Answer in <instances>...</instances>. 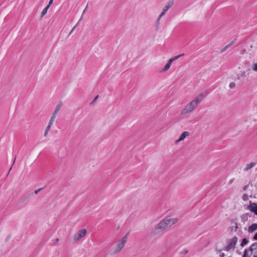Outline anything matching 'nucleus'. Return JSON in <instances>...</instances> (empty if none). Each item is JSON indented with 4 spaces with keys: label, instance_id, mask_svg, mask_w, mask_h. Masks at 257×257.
Segmentation results:
<instances>
[{
    "label": "nucleus",
    "instance_id": "32",
    "mask_svg": "<svg viewBox=\"0 0 257 257\" xmlns=\"http://www.w3.org/2000/svg\"><path fill=\"white\" fill-rule=\"evenodd\" d=\"M225 256V254L223 252H221L220 255H219V257H224Z\"/></svg>",
    "mask_w": 257,
    "mask_h": 257
},
{
    "label": "nucleus",
    "instance_id": "4",
    "mask_svg": "<svg viewBox=\"0 0 257 257\" xmlns=\"http://www.w3.org/2000/svg\"><path fill=\"white\" fill-rule=\"evenodd\" d=\"M242 257H257V242H254L248 249H245Z\"/></svg>",
    "mask_w": 257,
    "mask_h": 257
},
{
    "label": "nucleus",
    "instance_id": "6",
    "mask_svg": "<svg viewBox=\"0 0 257 257\" xmlns=\"http://www.w3.org/2000/svg\"><path fill=\"white\" fill-rule=\"evenodd\" d=\"M87 233L86 229H82L78 230L73 236V239L75 242H78L84 237Z\"/></svg>",
    "mask_w": 257,
    "mask_h": 257
},
{
    "label": "nucleus",
    "instance_id": "7",
    "mask_svg": "<svg viewBox=\"0 0 257 257\" xmlns=\"http://www.w3.org/2000/svg\"><path fill=\"white\" fill-rule=\"evenodd\" d=\"M189 135V132L187 131L184 132L182 134H181L179 138L175 141V144H178L179 142L183 141L187 137H188Z\"/></svg>",
    "mask_w": 257,
    "mask_h": 257
},
{
    "label": "nucleus",
    "instance_id": "31",
    "mask_svg": "<svg viewBox=\"0 0 257 257\" xmlns=\"http://www.w3.org/2000/svg\"><path fill=\"white\" fill-rule=\"evenodd\" d=\"M253 239L254 240H257V232L254 234V235L253 237Z\"/></svg>",
    "mask_w": 257,
    "mask_h": 257
},
{
    "label": "nucleus",
    "instance_id": "18",
    "mask_svg": "<svg viewBox=\"0 0 257 257\" xmlns=\"http://www.w3.org/2000/svg\"><path fill=\"white\" fill-rule=\"evenodd\" d=\"M49 8V6H47L44 10L42 11L41 13V17L44 16L47 13L48 10Z\"/></svg>",
    "mask_w": 257,
    "mask_h": 257
},
{
    "label": "nucleus",
    "instance_id": "15",
    "mask_svg": "<svg viewBox=\"0 0 257 257\" xmlns=\"http://www.w3.org/2000/svg\"><path fill=\"white\" fill-rule=\"evenodd\" d=\"M248 239L246 238H243L242 239L241 242L240 243V246L241 247H243L246 245L248 243Z\"/></svg>",
    "mask_w": 257,
    "mask_h": 257
},
{
    "label": "nucleus",
    "instance_id": "27",
    "mask_svg": "<svg viewBox=\"0 0 257 257\" xmlns=\"http://www.w3.org/2000/svg\"><path fill=\"white\" fill-rule=\"evenodd\" d=\"M87 7H88V4L87 5V6H86V8H85V9L84 10V11H83V13H82V16H81V18H80V19L79 21H80V20H81V19L82 18V17H83V15L84 13L86 12V9H87Z\"/></svg>",
    "mask_w": 257,
    "mask_h": 257
},
{
    "label": "nucleus",
    "instance_id": "36",
    "mask_svg": "<svg viewBox=\"0 0 257 257\" xmlns=\"http://www.w3.org/2000/svg\"><path fill=\"white\" fill-rule=\"evenodd\" d=\"M188 252V250H184V252H183V253L184 254H186Z\"/></svg>",
    "mask_w": 257,
    "mask_h": 257
},
{
    "label": "nucleus",
    "instance_id": "29",
    "mask_svg": "<svg viewBox=\"0 0 257 257\" xmlns=\"http://www.w3.org/2000/svg\"><path fill=\"white\" fill-rule=\"evenodd\" d=\"M76 27V25H75L73 28L71 30V31H70V32L69 33V35H70L74 31V30H75V28Z\"/></svg>",
    "mask_w": 257,
    "mask_h": 257
},
{
    "label": "nucleus",
    "instance_id": "23",
    "mask_svg": "<svg viewBox=\"0 0 257 257\" xmlns=\"http://www.w3.org/2000/svg\"><path fill=\"white\" fill-rule=\"evenodd\" d=\"M235 86V83L233 82L230 83L229 87L230 88L232 89Z\"/></svg>",
    "mask_w": 257,
    "mask_h": 257
},
{
    "label": "nucleus",
    "instance_id": "38",
    "mask_svg": "<svg viewBox=\"0 0 257 257\" xmlns=\"http://www.w3.org/2000/svg\"><path fill=\"white\" fill-rule=\"evenodd\" d=\"M244 74H245V72H243L242 73V74H241V76L242 77V76H243L244 75Z\"/></svg>",
    "mask_w": 257,
    "mask_h": 257
},
{
    "label": "nucleus",
    "instance_id": "9",
    "mask_svg": "<svg viewBox=\"0 0 257 257\" xmlns=\"http://www.w3.org/2000/svg\"><path fill=\"white\" fill-rule=\"evenodd\" d=\"M174 0H170L168 1L165 6L163 8V10L166 12L174 5Z\"/></svg>",
    "mask_w": 257,
    "mask_h": 257
},
{
    "label": "nucleus",
    "instance_id": "28",
    "mask_svg": "<svg viewBox=\"0 0 257 257\" xmlns=\"http://www.w3.org/2000/svg\"><path fill=\"white\" fill-rule=\"evenodd\" d=\"M59 238H56V239H55L54 240V241L53 244H54V245L56 244L59 242Z\"/></svg>",
    "mask_w": 257,
    "mask_h": 257
},
{
    "label": "nucleus",
    "instance_id": "20",
    "mask_svg": "<svg viewBox=\"0 0 257 257\" xmlns=\"http://www.w3.org/2000/svg\"><path fill=\"white\" fill-rule=\"evenodd\" d=\"M242 198L244 201H246L248 199V195L247 194H244L242 195Z\"/></svg>",
    "mask_w": 257,
    "mask_h": 257
},
{
    "label": "nucleus",
    "instance_id": "13",
    "mask_svg": "<svg viewBox=\"0 0 257 257\" xmlns=\"http://www.w3.org/2000/svg\"><path fill=\"white\" fill-rule=\"evenodd\" d=\"M172 62L169 60L167 64L164 66V68L162 70L163 72H166L170 68Z\"/></svg>",
    "mask_w": 257,
    "mask_h": 257
},
{
    "label": "nucleus",
    "instance_id": "16",
    "mask_svg": "<svg viewBox=\"0 0 257 257\" xmlns=\"http://www.w3.org/2000/svg\"><path fill=\"white\" fill-rule=\"evenodd\" d=\"M184 55V54H180L179 55L175 56L170 58L169 59V60L172 63L173 61L178 59L180 57L183 56Z\"/></svg>",
    "mask_w": 257,
    "mask_h": 257
},
{
    "label": "nucleus",
    "instance_id": "11",
    "mask_svg": "<svg viewBox=\"0 0 257 257\" xmlns=\"http://www.w3.org/2000/svg\"><path fill=\"white\" fill-rule=\"evenodd\" d=\"M62 102L61 101H60L57 104V105L56 106V107L55 108V110L53 113V114H55V115H57L59 111L60 110V109H61L62 106Z\"/></svg>",
    "mask_w": 257,
    "mask_h": 257
},
{
    "label": "nucleus",
    "instance_id": "39",
    "mask_svg": "<svg viewBox=\"0 0 257 257\" xmlns=\"http://www.w3.org/2000/svg\"><path fill=\"white\" fill-rule=\"evenodd\" d=\"M16 160V158H15V160H14V163L15 162V160Z\"/></svg>",
    "mask_w": 257,
    "mask_h": 257
},
{
    "label": "nucleus",
    "instance_id": "34",
    "mask_svg": "<svg viewBox=\"0 0 257 257\" xmlns=\"http://www.w3.org/2000/svg\"><path fill=\"white\" fill-rule=\"evenodd\" d=\"M53 1L54 0H50L49 2V4L48 6H49V7L50 6V5L53 3Z\"/></svg>",
    "mask_w": 257,
    "mask_h": 257
},
{
    "label": "nucleus",
    "instance_id": "1",
    "mask_svg": "<svg viewBox=\"0 0 257 257\" xmlns=\"http://www.w3.org/2000/svg\"><path fill=\"white\" fill-rule=\"evenodd\" d=\"M206 97L205 92H202L196 96L190 102L187 103L182 110L181 114L183 115L193 112L198 107L200 103Z\"/></svg>",
    "mask_w": 257,
    "mask_h": 257
},
{
    "label": "nucleus",
    "instance_id": "35",
    "mask_svg": "<svg viewBox=\"0 0 257 257\" xmlns=\"http://www.w3.org/2000/svg\"><path fill=\"white\" fill-rule=\"evenodd\" d=\"M49 131H47V130H45V133H44V136L46 137Z\"/></svg>",
    "mask_w": 257,
    "mask_h": 257
},
{
    "label": "nucleus",
    "instance_id": "10",
    "mask_svg": "<svg viewBox=\"0 0 257 257\" xmlns=\"http://www.w3.org/2000/svg\"><path fill=\"white\" fill-rule=\"evenodd\" d=\"M257 230V223H253L250 225L248 228V232L249 233H252Z\"/></svg>",
    "mask_w": 257,
    "mask_h": 257
},
{
    "label": "nucleus",
    "instance_id": "25",
    "mask_svg": "<svg viewBox=\"0 0 257 257\" xmlns=\"http://www.w3.org/2000/svg\"><path fill=\"white\" fill-rule=\"evenodd\" d=\"M228 48H229L228 46H227V45L225 46V47L224 48H223L222 49V50H221V53H223V52H225V51H226Z\"/></svg>",
    "mask_w": 257,
    "mask_h": 257
},
{
    "label": "nucleus",
    "instance_id": "14",
    "mask_svg": "<svg viewBox=\"0 0 257 257\" xmlns=\"http://www.w3.org/2000/svg\"><path fill=\"white\" fill-rule=\"evenodd\" d=\"M255 165V164L254 163V162H251L250 163V164H247L246 167L244 168V170L245 171H248V170L250 169L251 168H252L254 166V165Z\"/></svg>",
    "mask_w": 257,
    "mask_h": 257
},
{
    "label": "nucleus",
    "instance_id": "8",
    "mask_svg": "<svg viewBox=\"0 0 257 257\" xmlns=\"http://www.w3.org/2000/svg\"><path fill=\"white\" fill-rule=\"evenodd\" d=\"M248 209L255 215H257V204L255 203H251L248 207Z\"/></svg>",
    "mask_w": 257,
    "mask_h": 257
},
{
    "label": "nucleus",
    "instance_id": "22",
    "mask_svg": "<svg viewBox=\"0 0 257 257\" xmlns=\"http://www.w3.org/2000/svg\"><path fill=\"white\" fill-rule=\"evenodd\" d=\"M236 41V39H234L233 41H232L229 44L227 45L228 46V47H230L232 45H233Z\"/></svg>",
    "mask_w": 257,
    "mask_h": 257
},
{
    "label": "nucleus",
    "instance_id": "5",
    "mask_svg": "<svg viewBox=\"0 0 257 257\" xmlns=\"http://www.w3.org/2000/svg\"><path fill=\"white\" fill-rule=\"evenodd\" d=\"M238 237L236 236L227 240L224 250L226 251H232L234 249L238 241Z\"/></svg>",
    "mask_w": 257,
    "mask_h": 257
},
{
    "label": "nucleus",
    "instance_id": "37",
    "mask_svg": "<svg viewBox=\"0 0 257 257\" xmlns=\"http://www.w3.org/2000/svg\"><path fill=\"white\" fill-rule=\"evenodd\" d=\"M98 95H97V96L95 97V98H94V101H95V100L97 99V98H98Z\"/></svg>",
    "mask_w": 257,
    "mask_h": 257
},
{
    "label": "nucleus",
    "instance_id": "30",
    "mask_svg": "<svg viewBox=\"0 0 257 257\" xmlns=\"http://www.w3.org/2000/svg\"><path fill=\"white\" fill-rule=\"evenodd\" d=\"M42 189V188H39L36 190L35 191V193L36 194H37Z\"/></svg>",
    "mask_w": 257,
    "mask_h": 257
},
{
    "label": "nucleus",
    "instance_id": "3",
    "mask_svg": "<svg viewBox=\"0 0 257 257\" xmlns=\"http://www.w3.org/2000/svg\"><path fill=\"white\" fill-rule=\"evenodd\" d=\"M129 233L127 232L124 236L114 242L110 250L111 255H115L119 253L124 247L127 241V237Z\"/></svg>",
    "mask_w": 257,
    "mask_h": 257
},
{
    "label": "nucleus",
    "instance_id": "17",
    "mask_svg": "<svg viewBox=\"0 0 257 257\" xmlns=\"http://www.w3.org/2000/svg\"><path fill=\"white\" fill-rule=\"evenodd\" d=\"M56 115H55L54 114H52V115L50 118V120L49 122V123L51 124V125H53L54 122L55 121V118L56 117Z\"/></svg>",
    "mask_w": 257,
    "mask_h": 257
},
{
    "label": "nucleus",
    "instance_id": "19",
    "mask_svg": "<svg viewBox=\"0 0 257 257\" xmlns=\"http://www.w3.org/2000/svg\"><path fill=\"white\" fill-rule=\"evenodd\" d=\"M166 13V12H164V10H163L162 12L160 14L159 18L157 19L158 23H159V21H160V19Z\"/></svg>",
    "mask_w": 257,
    "mask_h": 257
},
{
    "label": "nucleus",
    "instance_id": "12",
    "mask_svg": "<svg viewBox=\"0 0 257 257\" xmlns=\"http://www.w3.org/2000/svg\"><path fill=\"white\" fill-rule=\"evenodd\" d=\"M249 217V215L248 213L243 214L240 217L241 221L243 222L247 221Z\"/></svg>",
    "mask_w": 257,
    "mask_h": 257
},
{
    "label": "nucleus",
    "instance_id": "24",
    "mask_svg": "<svg viewBox=\"0 0 257 257\" xmlns=\"http://www.w3.org/2000/svg\"><path fill=\"white\" fill-rule=\"evenodd\" d=\"M252 69L253 71L257 72V63L253 65Z\"/></svg>",
    "mask_w": 257,
    "mask_h": 257
},
{
    "label": "nucleus",
    "instance_id": "2",
    "mask_svg": "<svg viewBox=\"0 0 257 257\" xmlns=\"http://www.w3.org/2000/svg\"><path fill=\"white\" fill-rule=\"evenodd\" d=\"M179 221V219L177 217L171 218L166 217L161 220L157 225L156 230L161 231L164 230L172 225L177 223Z\"/></svg>",
    "mask_w": 257,
    "mask_h": 257
},
{
    "label": "nucleus",
    "instance_id": "21",
    "mask_svg": "<svg viewBox=\"0 0 257 257\" xmlns=\"http://www.w3.org/2000/svg\"><path fill=\"white\" fill-rule=\"evenodd\" d=\"M235 225L232 227V230H233L234 231H236L237 229L238 228V224L237 222H235Z\"/></svg>",
    "mask_w": 257,
    "mask_h": 257
},
{
    "label": "nucleus",
    "instance_id": "26",
    "mask_svg": "<svg viewBox=\"0 0 257 257\" xmlns=\"http://www.w3.org/2000/svg\"><path fill=\"white\" fill-rule=\"evenodd\" d=\"M52 125L50 124H48V126L46 127V130H47V131H49L51 126H52Z\"/></svg>",
    "mask_w": 257,
    "mask_h": 257
},
{
    "label": "nucleus",
    "instance_id": "33",
    "mask_svg": "<svg viewBox=\"0 0 257 257\" xmlns=\"http://www.w3.org/2000/svg\"><path fill=\"white\" fill-rule=\"evenodd\" d=\"M248 185H245V186L243 187V190L244 191L246 190L248 188Z\"/></svg>",
    "mask_w": 257,
    "mask_h": 257
}]
</instances>
